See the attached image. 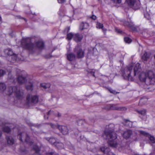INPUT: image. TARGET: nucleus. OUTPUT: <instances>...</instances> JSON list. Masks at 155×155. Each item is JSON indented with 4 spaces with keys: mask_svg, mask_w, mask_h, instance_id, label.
<instances>
[{
    "mask_svg": "<svg viewBox=\"0 0 155 155\" xmlns=\"http://www.w3.org/2000/svg\"><path fill=\"white\" fill-rule=\"evenodd\" d=\"M140 65L137 63L133 66H128L122 70L121 75L124 79L133 81L135 78L137 73L138 72Z\"/></svg>",
    "mask_w": 155,
    "mask_h": 155,
    "instance_id": "1",
    "label": "nucleus"
},
{
    "mask_svg": "<svg viewBox=\"0 0 155 155\" xmlns=\"http://www.w3.org/2000/svg\"><path fill=\"white\" fill-rule=\"evenodd\" d=\"M110 125H109L108 128H106L103 136L104 138L108 140V143L110 146L113 147H115L117 145L116 139L117 135L114 131L113 128H110Z\"/></svg>",
    "mask_w": 155,
    "mask_h": 155,
    "instance_id": "2",
    "label": "nucleus"
},
{
    "mask_svg": "<svg viewBox=\"0 0 155 155\" xmlns=\"http://www.w3.org/2000/svg\"><path fill=\"white\" fill-rule=\"evenodd\" d=\"M6 94L9 95L13 94L17 98L19 99H22L24 97V91L16 86L9 87Z\"/></svg>",
    "mask_w": 155,
    "mask_h": 155,
    "instance_id": "3",
    "label": "nucleus"
},
{
    "mask_svg": "<svg viewBox=\"0 0 155 155\" xmlns=\"http://www.w3.org/2000/svg\"><path fill=\"white\" fill-rule=\"evenodd\" d=\"M147 78L146 84L144 86V88L146 90L149 89L150 87V85L153 84L155 81V72L150 71L146 72Z\"/></svg>",
    "mask_w": 155,
    "mask_h": 155,
    "instance_id": "4",
    "label": "nucleus"
},
{
    "mask_svg": "<svg viewBox=\"0 0 155 155\" xmlns=\"http://www.w3.org/2000/svg\"><path fill=\"white\" fill-rule=\"evenodd\" d=\"M139 67L138 68V72L137 74H138V77L139 80L142 83L141 86L144 88V85L146 84V81L147 78V74L146 72H140Z\"/></svg>",
    "mask_w": 155,
    "mask_h": 155,
    "instance_id": "5",
    "label": "nucleus"
},
{
    "mask_svg": "<svg viewBox=\"0 0 155 155\" xmlns=\"http://www.w3.org/2000/svg\"><path fill=\"white\" fill-rule=\"evenodd\" d=\"M126 2L134 9H137L139 8L140 3L139 0H126Z\"/></svg>",
    "mask_w": 155,
    "mask_h": 155,
    "instance_id": "6",
    "label": "nucleus"
},
{
    "mask_svg": "<svg viewBox=\"0 0 155 155\" xmlns=\"http://www.w3.org/2000/svg\"><path fill=\"white\" fill-rule=\"evenodd\" d=\"M19 139L22 142L25 141L27 143L31 144L33 142L30 140V138L26 133L23 132L18 134V136Z\"/></svg>",
    "mask_w": 155,
    "mask_h": 155,
    "instance_id": "7",
    "label": "nucleus"
},
{
    "mask_svg": "<svg viewBox=\"0 0 155 155\" xmlns=\"http://www.w3.org/2000/svg\"><path fill=\"white\" fill-rule=\"evenodd\" d=\"M110 109L112 110L125 111L127 110V108L125 107L118 106L117 104H112L110 105Z\"/></svg>",
    "mask_w": 155,
    "mask_h": 155,
    "instance_id": "8",
    "label": "nucleus"
},
{
    "mask_svg": "<svg viewBox=\"0 0 155 155\" xmlns=\"http://www.w3.org/2000/svg\"><path fill=\"white\" fill-rule=\"evenodd\" d=\"M26 99L27 102L29 103L35 104L38 101V97L37 95H31L29 94L27 96Z\"/></svg>",
    "mask_w": 155,
    "mask_h": 155,
    "instance_id": "9",
    "label": "nucleus"
},
{
    "mask_svg": "<svg viewBox=\"0 0 155 155\" xmlns=\"http://www.w3.org/2000/svg\"><path fill=\"white\" fill-rule=\"evenodd\" d=\"M28 39H27L25 40V41H26L25 47L26 48L32 52L35 49L36 46H35L31 41H29V42H27V41H28Z\"/></svg>",
    "mask_w": 155,
    "mask_h": 155,
    "instance_id": "10",
    "label": "nucleus"
},
{
    "mask_svg": "<svg viewBox=\"0 0 155 155\" xmlns=\"http://www.w3.org/2000/svg\"><path fill=\"white\" fill-rule=\"evenodd\" d=\"M76 51H77V58H81L84 57V52L78 46L76 47L74 50V51L75 52Z\"/></svg>",
    "mask_w": 155,
    "mask_h": 155,
    "instance_id": "11",
    "label": "nucleus"
},
{
    "mask_svg": "<svg viewBox=\"0 0 155 155\" xmlns=\"http://www.w3.org/2000/svg\"><path fill=\"white\" fill-rule=\"evenodd\" d=\"M58 128L64 135H66L68 133V130L67 127L66 126L59 125L58 127Z\"/></svg>",
    "mask_w": 155,
    "mask_h": 155,
    "instance_id": "12",
    "label": "nucleus"
},
{
    "mask_svg": "<svg viewBox=\"0 0 155 155\" xmlns=\"http://www.w3.org/2000/svg\"><path fill=\"white\" fill-rule=\"evenodd\" d=\"M100 150L104 153L107 155H115L110 151V149L108 148L103 147L100 148Z\"/></svg>",
    "mask_w": 155,
    "mask_h": 155,
    "instance_id": "13",
    "label": "nucleus"
},
{
    "mask_svg": "<svg viewBox=\"0 0 155 155\" xmlns=\"http://www.w3.org/2000/svg\"><path fill=\"white\" fill-rule=\"evenodd\" d=\"M45 139L49 142L52 145H56V143H57L58 141L57 139L56 138L54 137H46Z\"/></svg>",
    "mask_w": 155,
    "mask_h": 155,
    "instance_id": "14",
    "label": "nucleus"
},
{
    "mask_svg": "<svg viewBox=\"0 0 155 155\" xmlns=\"http://www.w3.org/2000/svg\"><path fill=\"white\" fill-rule=\"evenodd\" d=\"M83 36L82 35L78 33L76 34L74 36V40L76 42H80L83 38Z\"/></svg>",
    "mask_w": 155,
    "mask_h": 155,
    "instance_id": "15",
    "label": "nucleus"
},
{
    "mask_svg": "<svg viewBox=\"0 0 155 155\" xmlns=\"http://www.w3.org/2000/svg\"><path fill=\"white\" fill-rule=\"evenodd\" d=\"M17 81L19 84L24 83L26 81V77L21 75L19 76L17 78Z\"/></svg>",
    "mask_w": 155,
    "mask_h": 155,
    "instance_id": "16",
    "label": "nucleus"
},
{
    "mask_svg": "<svg viewBox=\"0 0 155 155\" xmlns=\"http://www.w3.org/2000/svg\"><path fill=\"white\" fill-rule=\"evenodd\" d=\"M68 59L70 61H73L75 59L76 57L75 54L72 53H69L67 54Z\"/></svg>",
    "mask_w": 155,
    "mask_h": 155,
    "instance_id": "17",
    "label": "nucleus"
},
{
    "mask_svg": "<svg viewBox=\"0 0 155 155\" xmlns=\"http://www.w3.org/2000/svg\"><path fill=\"white\" fill-rule=\"evenodd\" d=\"M132 134V132L131 130H128L125 131L123 134V137L125 139L129 138Z\"/></svg>",
    "mask_w": 155,
    "mask_h": 155,
    "instance_id": "18",
    "label": "nucleus"
},
{
    "mask_svg": "<svg viewBox=\"0 0 155 155\" xmlns=\"http://www.w3.org/2000/svg\"><path fill=\"white\" fill-rule=\"evenodd\" d=\"M36 46L40 49L44 48V42L41 41H38L35 43Z\"/></svg>",
    "mask_w": 155,
    "mask_h": 155,
    "instance_id": "19",
    "label": "nucleus"
},
{
    "mask_svg": "<svg viewBox=\"0 0 155 155\" xmlns=\"http://www.w3.org/2000/svg\"><path fill=\"white\" fill-rule=\"evenodd\" d=\"M124 24L125 26H127L130 28H131L133 30L135 31L136 30V28L134 27V25L132 22H129L128 21H125Z\"/></svg>",
    "mask_w": 155,
    "mask_h": 155,
    "instance_id": "20",
    "label": "nucleus"
},
{
    "mask_svg": "<svg viewBox=\"0 0 155 155\" xmlns=\"http://www.w3.org/2000/svg\"><path fill=\"white\" fill-rule=\"evenodd\" d=\"M150 56V54L145 52L142 56V59L143 61H146L149 59Z\"/></svg>",
    "mask_w": 155,
    "mask_h": 155,
    "instance_id": "21",
    "label": "nucleus"
},
{
    "mask_svg": "<svg viewBox=\"0 0 155 155\" xmlns=\"http://www.w3.org/2000/svg\"><path fill=\"white\" fill-rule=\"evenodd\" d=\"M6 139L7 140V143L8 144L12 145L14 143V140L11 137H6Z\"/></svg>",
    "mask_w": 155,
    "mask_h": 155,
    "instance_id": "22",
    "label": "nucleus"
},
{
    "mask_svg": "<svg viewBox=\"0 0 155 155\" xmlns=\"http://www.w3.org/2000/svg\"><path fill=\"white\" fill-rule=\"evenodd\" d=\"M4 52L6 55H8L12 56L14 54V53L13 51H12V49L10 48H8L5 49L4 51Z\"/></svg>",
    "mask_w": 155,
    "mask_h": 155,
    "instance_id": "23",
    "label": "nucleus"
},
{
    "mask_svg": "<svg viewBox=\"0 0 155 155\" xmlns=\"http://www.w3.org/2000/svg\"><path fill=\"white\" fill-rule=\"evenodd\" d=\"M124 124L130 127H132V122L128 120H124Z\"/></svg>",
    "mask_w": 155,
    "mask_h": 155,
    "instance_id": "24",
    "label": "nucleus"
},
{
    "mask_svg": "<svg viewBox=\"0 0 155 155\" xmlns=\"http://www.w3.org/2000/svg\"><path fill=\"white\" fill-rule=\"evenodd\" d=\"M6 86L5 84L3 83H0V93L4 92L6 89Z\"/></svg>",
    "mask_w": 155,
    "mask_h": 155,
    "instance_id": "25",
    "label": "nucleus"
},
{
    "mask_svg": "<svg viewBox=\"0 0 155 155\" xmlns=\"http://www.w3.org/2000/svg\"><path fill=\"white\" fill-rule=\"evenodd\" d=\"M88 27V25L87 23H82L80 25V29L81 30H83L85 28H87Z\"/></svg>",
    "mask_w": 155,
    "mask_h": 155,
    "instance_id": "26",
    "label": "nucleus"
},
{
    "mask_svg": "<svg viewBox=\"0 0 155 155\" xmlns=\"http://www.w3.org/2000/svg\"><path fill=\"white\" fill-rule=\"evenodd\" d=\"M33 149L35 152V153L33 155H40L39 153L40 149L38 146L36 145H35L33 148Z\"/></svg>",
    "mask_w": 155,
    "mask_h": 155,
    "instance_id": "27",
    "label": "nucleus"
},
{
    "mask_svg": "<svg viewBox=\"0 0 155 155\" xmlns=\"http://www.w3.org/2000/svg\"><path fill=\"white\" fill-rule=\"evenodd\" d=\"M26 88L28 90L32 91L33 90V84L31 82H30L26 86Z\"/></svg>",
    "mask_w": 155,
    "mask_h": 155,
    "instance_id": "28",
    "label": "nucleus"
},
{
    "mask_svg": "<svg viewBox=\"0 0 155 155\" xmlns=\"http://www.w3.org/2000/svg\"><path fill=\"white\" fill-rule=\"evenodd\" d=\"M147 99L145 98L144 97L141 98L140 99L139 104L140 105H142L145 104L147 102Z\"/></svg>",
    "mask_w": 155,
    "mask_h": 155,
    "instance_id": "29",
    "label": "nucleus"
},
{
    "mask_svg": "<svg viewBox=\"0 0 155 155\" xmlns=\"http://www.w3.org/2000/svg\"><path fill=\"white\" fill-rule=\"evenodd\" d=\"M56 144V145H55L54 146L56 147L58 149H61L63 147L64 145L62 143L58 141Z\"/></svg>",
    "mask_w": 155,
    "mask_h": 155,
    "instance_id": "30",
    "label": "nucleus"
},
{
    "mask_svg": "<svg viewBox=\"0 0 155 155\" xmlns=\"http://www.w3.org/2000/svg\"><path fill=\"white\" fill-rule=\"evenodd\" d=\"M136 111L139 114L142 115L144 116L146 114V110L145 109L138 110H137Z\"/></svg>",
    "mask_w": 155,
    "mask_h": 155,
    "instance_id": "31",
    "label": "nucleus"
},
{
    "mask_svg": "<svg viewBox=\"0 0 155 155\" xmlns=\"http://www.w3.org/2000/svg\"><path fill=\"white\" fill-rule=\"evenodd\" d=\"M40 86L41 87L45 89L48 88L50 87V85L49 84H46L45 83L41 84Z\"/></svg>",
    "mask_w": 155,
    "mask_h": 155,
    "instance_id": "32",
    "label": "nucleus"
},
{
    "mask_svg": "<svg viewBox=\"0 0 155 155\" xmlns=\"http://www.w3.org/2000/svg\"><path fill=\"white\" fill-rule=\"evenodd\" d=\"M3 131L7 133H9L10 131V128L8 126H5L3 127Z\"/></svg>",
    "mask_w": 155,
    "mask_h": 155,
    "instance_id": "33",
    "label": "nucleus"
},
{
    "mask_svg": "<svg viewBox=\"0 0 155 155\" xmlns=\"http://www.w3.org/2000/svg\"><path fill=\"white\" fill-rule=\"evenodd\" d=\"M74 35H73L72 33H69L67 34V39L68 40H71L72 38H74Z\"/></svg>",
    "mask_w": 155,
    "mask_h": 155,
    "instance_id": "34",
    "label": "nucleus"
},
{
    "mask_svg": "<svg viewBox=\"0 0 155 155\" xmlns=\"http://www.w3.org/2000/svg\"><path fill=\"white\" fill-rule=\"evenodd\" d=\"M124 41L126 43H130L131 42V40L128 37H125L124 38Z\"/></svg>",
    "mask_w": 155,
    "mask_h": 155,
    "instance_id": "35",
    "label": "nucleus"
},
{
    "mask_svg": "<svg viewBox=\"0 0 155 155\" xmlns=\"http://www.w3.org/2000/svg\"><path fill=\"white\" fill-rule=\"evenodd\" d=\"M149 138L151 142L153 143H155V139L154 137L151 136H149Z\"/></svg>",
    "mask_w": 155,
    "mask_h": 155,
    "instance_id": "36",
    "label": "nucleus"
},
{
    "mask_svg": "<svg viewBox=\"0 0 155 155\" xmlns=\"http://www.w3.org/2000/svg\"><path fill=\"white\" fill-rule=\"evenodd\" d=\"M103 27V25L100 23L97 22L96 24V27L97 28H102Z\"/></svg>",
    "mask_w": 155,
    "mask_h": 155,
    "instance_id": "37",
    "label": "nucleus"
},
{
    "mask_svg": "<svg viewBox=\"0 0 155 155\" xmlns=\"http://www.w3.org/2000/svg\"><path fill=\"white\" fill-rule=\"evenodd\" d=\"M139 132L140 134L145 136H147L149 135V134L148 133H147L143 131L140 130L139 131Z\"/></svg>",
    "mask_w": 155,
    "mask_h": 155,
    "instance_id": "38",
    "label": "nucleus"
},
{
    "mask_svg": "<svg viewBox=\"0 0 155 155\" xmlns=\"http://www.w3.org/2000/svg\"><path fill=\"white\" fill-rule=\"evenodd\" d=\"M87 71L88 72V73L91 74L94 77H95V75L94 74V73L95 72V70L94 69L89 70Z\"/></svg>",
    "mask_w": 155,
    "mask_h": 155,
    "instance_id": "39",
    "label": "nucleus"
},
{
    "mask_svg": "<svg viewBox=\"0 0 155 155\" xmlns=\"http://www.w3.org/2000/svg\"><path fill=\"white\" fill-rule=\"evenodd\" d=\"M50 125L51 126V127L53 129H55L57 127L58 128V126H57L56 125H55L54 124H52V123H50Z\"/></svg>",
    "mask_w": 155,
    "mask_h": 155,
    "instance_id": "40",
    "label": "nucleus"
},
{
    "mask_svg": "<svg viewBox=\"0 0 155 155\" xmlns=\"http://www.w3.org/2000/svg\"><path fill=\"white\" fill-rule=\"evenodd\" d=\"M5 72L2 70H0V77L5 74Z\"/></svg>",
    "mask_w": 155,
    "mask_h": 155,
    "instance_id": "41",
    "label": "nucleus"
},
{
    "mask_svg": "<svg viewBox=\"0 0 155 155\" xmlns=\"http://www.w3.org/2000/svg\"><path fill=\"white\" fill-rule=\"evenodd\" d=\"M109 91L111 93H112L114 94H116L117 93V92H116L114 91L111 89H109Z\"/></svg>",
    "mask_w": 155,
    "mask_h": 155,
    "instance_id": "42",
    "label": "nucleus"
},
{
    "mask_svg": "<svg viewBox=\"0 0 155 155\" xmlns=\"http://www.w3.org/2000/svg\"><path fill=\"white\" fill-rule=\"evenodd\" d=\"M115 31L118 33H120L121 32V31L118 28H115Z\"/></svg>",
    "mask_w": 155,
    "mask_h": 155,
    "instance_id": "43",
    "label": "nucleus"
},
{
    "mask_svg": "<svg viewBox=\"0 0 155 155\" xmlns=\"http://www.w3.org/2000/svg\"><path fill=\"white\" fill-rule=\"evenodd\" d=\"M58 2L60 3H62L65 2V0H57Z\"/></svg>",
    "mask_w": 155,
    "mask_h": 155,
    "instance_id": "44",
    "label": "nucleus"
},
{
    "mask_svg": "<svg viewBox=\"0 0 155 155\" xmlns=\"http://www.w3.org/2000/svg\"><path fill=\"white\" fill-rule=\"evenodd\" d=\"M54 114V112L53 111L50 110L48 113V115H49L50 114Z\"/></svg>",
    "mask_w": 155,
    "mask_h": 155,
    "instance_id": "45",
    "label": "nucleus"
},
{
    "mask_svg": "<svg viewBox=\"0 0 155 155\" xmlns=\"http://www.w3.org/2000/svg\"><path fill=\"white\" fill-rule=\"evenodd\" d=\"M144 17L147 18V19H149L150 18L149 15L148 14L146 15L144 14Z\"/></svg>",
    "mask_w": 155,
    "mask_h": 155,
    "instance_id": "46",
    "label": "nucleus"
},
{
    "mask_svg": "<svg viewBox=\"0 0 155 155\" xmlns=\"http://www.w3.org/2000/svg\"><path fill=\"white\" fill-rule=\"evenodd\" d=\"M101 29H102V31L104 32L105 34L107 31V29L105 28H103V27Z\"/></svg>",
    "mask_w": 155,
    "mask_h": 155,
    "instance_id": "47",
    "label": "nucleus"
},
{
    "mask_svg": "<svg viewBox=\"0 0 155 155\" xmlns=\"http://www.w3.org/2000/svg\"><path fill=\"white\" fill-rule=\"evenodd\" d=\"M46 155H56L55 154L53 153H47L46 154Z\"/></svg>",
    "mask_w": 155,
    "mask_h": 155,
    "instance_id": "48",
    "label": "nucleus"
},
{
    "mask_svg": "<svg viewBox=\"0 0 155 155\" xmlns=\"http://www.w3.org/2000/svg\"><path fill=\"white\" fill-rule=\"evenodd\" d=\"M91 18L94 20H95L96 18V16L94 15H92Z\"/></svg>",
    "mask_w": 155,
    "mask_h": 155,
    "instance_id": "49",
    "label": "nucleus"
},
{
    "mask_svg": "<svg viewBox=\"0 0 155 155\" xmlns=\"http://www.w3.org/2000/svg\"><path fill=\"white\" fill-rule=\"evenodd\" d=\"M55 115L58 117H59L61 116V114L59 113H58L57 114V115L56 114H55Z\"/></svg>",
    "mask_w": 155,
    "mask_h": 155,
    "instance_id": "50",
    "label": "nucleus"
},
{
    "mask_svg": "<svg viewBox=\"0 0 155 155\" xmlns=\"http://www.w3.org/2000/svg\"><path fill=\"white\" fill-rule=\"evenodd\" d=\"M16 72L17 74H18L20 73V70L19 69H17L16 70Z\"/></svg>",
    "mask_w": 155,
    "mask_h": 155,
    "instance_id": "51",
    "label": "nucleus"
},
{
    "mask_svg": "<svg viewBox=\"0 0 155 155\" xmlns=\"http://www.w3.org/2000/svg\"><path fill=\"white\" fill-rule=\"evenodd\" d=\"M121 0H117V2L118 3H120L121 2Z\"/></svg>",
    "mask_w": 155,
    "mask_h": 155,
    "instance_id": "52",
    "label": "nucleus"
},
{
    "mask_svg": "<svg viewBox=\"0 0 155 155\" xmlns=\"http://www.w3.org/2000/svg\"><path fill=\"white\" fill-rule=\"evenodd\" d=\"M48 57H47V56H46V58H50L51 57V56H50V55H48Z\"/></svg>",
    "mask_w": 155,
    "mask_h": 155,
    "instance_id": "53",
    "label": "nucleus"
},
{
    "mask_svg": "<svg viewBox=\"0 0 155 155\" xmlns=\"http://www.w3.org/2000/svg\"><path fill=\"white\" fill-rule=\"evenodd\" d=\"M83 121L82 120H80L78 121V122L79 123H80V122H82Z\"/></svg>",
    "mask_w": 155,
    "mask_h": 155,
    "instance_id": "54",
    "label": "nucleus"
},
{
    "mask_svg": "<svg viewBox=\"0 0 155 155\" xmlns=\"http://www.w3.org/2000/svg\"><path fill=\"white\" fill-rule=\"evenodd\" d=\"M2 21V18L1 16H0V22Z\"/></svg>",
    "mask_w": 155,
    "mask_h": 155,
    "instance_id": "55",
    "label": "nucleus"
},
{
    "mask_svg": "<svg viewBox=\"0 0 155 155\" xmlns=\"http://www.w3.org/2000/svg\"><path fill=\"white\" fill-rule=\"evenodd\" d=\"M44 117H45V119H48V117H46V118H45V116H44Z\"/></svg>",
    "mask_w": 155,
    "mask_h": 155,
    "instance_id": "56",
    "label": "nucleus"
},
{
    "mask_svg": "<svg viewBox=\"0 0 155 155\" xmlns=\"http://www.w3.org/2000/svg\"><path fill=\"white\" fill-rule=\"evenodd\" d=\"M2 135V132H1L0 131V137H1V136Z\"/></svg>",
    "mask_w": 155,
    "mask_h": 155,
    "instance_id": "57",
    "label": "nucleus"
},
{
    "mask_svg": "<svg viewBox=\"0 0 155 155\" xmlns=\"http://www.w3.org/2000/svg\"><path fill=\"white\" fill-rule=\"evenodd\" d=\"M69 30H70V28H69V27H68V31Z\"/></svg>",
    "mask_w": 155,
    "mask_h": 155,
    "instance_id": "58",
    "label": "nucleus"
},
{
    "mask_svg": "<svg viewBox=\"0 0 155 155\" xmlns=\"http://www.w3.org/2000/svg\"><path fill=\"white\" fill-rule=\"evenodd\" d=\"M8 75H10V74H8Z\"/></svg>",
    "mask_w": 155,
    "mask_h": 155,
    "instance_id": "59",
    "label": "nucleus"
}]
</instances>
